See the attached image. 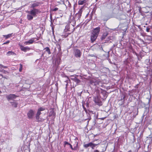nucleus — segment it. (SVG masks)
I'll list each match as a JSON object with an SVG mask.
<instances>
[{
    "instance_id": "0eeeda50",
    "label": "nucleus",
    "mask_w": 152,
    "mask_h": 152,
    "mask_svg": "<svg viewBox=\"0 0 152 152\" xmlns=\"http://www.w3.org/2000/svg\"><path fill=\"white\" fill-rule=\"evenodd\" d=\"M20 48L22 51L24 52H26L27 51L29 50L30 49L28 47H24L22 45H20Z\"/></svg>"
},
{
    "instance_id": "7c9ffc66",
    "label": "nucleus",
    "mask_w": 152,
    "mask_h": 152,
    "mask_svg": "<svg viewBox=\"0 0 152 152\" xmlns=\"http://www.w3.org/2000/svg\"><path fill=\"white\" fill-rule=\"evenodd\" d=\"M1 92L0 91V94L1 93Z\"/></svg>"
},
{
    "instance_id": "c85d7f7f",
    "label": "nucleus",
    "mask_w": 152,
    "mask_h": 152,
    "mask_svg": "<svg viewBox=\"0 0 152 152\" xmlns=\"http://www.w3.org/2000/svg\"><path fill=\"white\" fill-rule=\"evenodd\" d=\"M94 152H99V151L97 150H96Z\"/></svg>"
},
{
    "instance_id": "4468645a",
    "label": "nucleus",
    "mask_w": 152,
    "mask_h": 152,
    "mask_svg": "<svg viewBox=\"0 0 152 152\" xmlns=\"http://www.w3.org/2000/svg\"><path fill=\"white\" fill-rule=\"evenodd\" d=\"M3 36L5 37L6 39H7L12 36V34H9L7 35H3Z\"/></svg>"
},
{
    "instance_id": "7ed1b4c3",
    "label": "nucleus",
    "mask_w": 152,
    "mask_h": 152,
    "mask_svg": "<svg viewBox=\"0 0 152 152\" xmlns=\"http://www.w3.org/2000/svg\"><path fill=\"white\" fill-rule=\"evenodd\" d=\"M45 108L42 107H40L39 108L36 115V118L38 121H39V115L41 114V112L45 110Z\"/></svg>"
},
{
    "instance_id": "5701e85b",
    "label": "nucleus",
    "mask_w": 152,
    "mask_h": 152,
    "mask_svg": "<svg viewBox=\"0 0 152 152\" xmlns=\"http://www.w3.org/2000/svg\"><path fill=\"white\" fill-rule=\"evenodd\" d=\"M150 29V28L147 27H146V31L147 32H149Z\"/></svg>"
},
{
    "instance_id": "c756f323",
    "label": "nucleus",
    "mask_w": 152,
    "mask_h": 152,
    "mask_svg": "<svg viewBox=\"0 0 152 152\" xmlns=\"http://www.w3.org/2000/svg\"><path fill=\"white\" fill-rule=\"evenodd\" d=\"M31 55V53H30L29 54V55Z\"/></svg>"
},
{
    "instance_id": "bb28decb",
    "label": "nucleus",
    "mask_w": 152,
    "mask_h": 152,
    "mask_svg": "<svg viewBox=\"0 0 152 152\" xmlns=\"http://www.w3.org/2000/svg\"><path fill=\"white\" fill-rule=\"evenodd\" d=\"M58 10V8H55L53 10V11H56L57 10Z\"/></svg>"
},
{
    "instance_id": "f257e3e1",
    "label": "nucleus",
    "mask_w": 152,
    "mask_h": 152,
    "mask_svg": "<svg viewBox=\"0 0 152 152\" xmlns=\"http://www.w3.org/2000/svg\"><path fill=\"white\" fill-rule=\"evenodd\" d=\"M39 3L35 2L32 4L31 5V8H33L30 11H27L26 13L28 14L27 15V18L28 20H31L33 19L34 17L36 16L37 14L40 12V11L38 9L34 8L39 6Z\"/></svg>"
},
{
    "instance_id": "a211bd4d",
    "label": "nucleus",
    "mask_w": 152,
    "mask_h": 152,
    "mask_svg": "<svg viewBox=\"0 0 152 152\" xmlns=\"http://www.w3.org/2000/svg\"><path fill=\"white\" fill-rule=\"evenodd\" d=\"M22 69H23L22 65V64H20V68H19V71L20 72H21V71L22 70Z\"/></svg>"
},
{
    "instance_id": "9d476101",
    "label": "nucleus",
    "mask_w": 152,
    "mask_h": 152,
    "mask_svg": "<svg viewBox=\"0 0 152 152\" xmlns=\"http://www.w3.org/2000/svg\"><path fill=\"white\" fill-rule=\"evenodd\" d=\"M34 38H33L25 42L24 44H26V45H29L32 44L34 42V40L33 39Z\"/></svg>"
},
{
    "instance_id": "6ab92c4d",
    "label": "nucleus",
    "mask_w": 152,
    "mask_h": 152,
    "mask_svg": "<svg viewBox=\"0 0 152 152\" xmlns=\"http://www.w3.org/2000/svg\"><path fill=\"white\" fill-rule=\"evenodd\" d=\"M84 147H85V148H87L88 147H89L90 146V143H88V144H85L84 145Z\"/></svg>"
},
{
    "instance_id": "f8f14e48",
    "label": "nucleus",
    "mask_w": 152,
    "mask_h": 152,
    "mask_svg": "<svg viewBox=\"0 0 152 152\" xmlns=\"http://www.w3.org/2000/svg\"><path fill=\"white\" fill-rule=\"evenodd\" d=\"M7 56H9L10 55H16V54L14 52H12V51H9L7 53Z\"/></svg>"
},
{
    "instance_id": "f03ea898",
    "label": "nucleus",
    "mask_w": 152,
    "mask_h": 152,
    "mask_svg": "<svg viewBox=\"0 0 152 152\" xmlns=\"http://www.w3.org/2000/svg\"><path fill=\"white\" fill-rule=\"evenodd\" d=\"M99 32V27H97L95 28L92 33L91 39L92 42L94 41L96 39Z\"/></svg>"
},
{
    "instance_id": "20e7f679",
    "label": "nucleus",
    "mask_w": 152,
    "mask_h": 152,
    "mask_svg": "<svg viewBox=\"0 0 152 152\" xmlns=\"http://www.w3.org/2000/svg\"><path fill=\"white\" fill-rule=\"evenodd\" d=\"M34 111L32 110H30L27 113L28 118L29 119H31L33 118L34 114Z\"/></svg>"
},
{
    "instance_id": "4be33fe9",
    "label": "nucleus",
    "mask_w": 152,
    "mask_h": 152,
    "mask_svg": "<svg viewBox=\"0 0 152 152\" xmlns=\"http://www.w3.org/2000/svg\"><path fill=\"white\" fill-rule=\"evenodd\" d=\"M0 66H1V67H3V68H7V66H4L1 64H0Z\"/></svg>"
},
{
    "instance_id": "2eb2a0df",
    "label": "nucleus",
    "mask_w": 152,
    "mask_h": 152,
    "mask_svg": "<svg viewBox=\"0 0 152 152\" xmlns=\"http://www.w3.org/2000/svg\"><path fill=\"white\" fill-rule=\"evenodd\" d=\"M45 50L46 51L48 52L49 54H50L51 53L50 50L48 47L45 48Z\"/></svg>"
},
{
    "instance_id": "a878e982",
    "label": "nucleus",
    "mask_w": 152,
    "mask_h": 152,
    "mask_svg": "<svg viewBox=\"0 0 152 152\" xmlns=\"http://www.w3.org/2000/svg\"><path fill=\"white\" fill-rule=\"evenodd\" d=\"M69 146H70V148H71V149L72 150H74V148H72V145L70 144L69 145Z\"/></svg>"
},
{
    "instance_id": "6e6552de",
    "label": "nucleus",
    "mask_w": 152,
    "mask_h": 152,
    "mask_svg": "<svg viewBox=\"0 0 152 152\" xmlns=\"http://www.w3.org/2000/svg\"><path fill=\"white\" fill-rule=\"evenodd\" d=\"M94 101L96 104L99 105L101 106L102 105V102L98 98H95L94 99Z\"/></svg>"
},
{
    "instance_id": "393cba45",
    "label": "nucleus",
    "mask_w": 152,
    "mask_h": 152,
    "mask_svg": "<svg viewBox=\"0 0 152 152\" xmlns=\"http://www.w3.org/2000/svg\"><path fill=\"white\" fill-rule=\"evenodd\" d=\"M64 144L65 145H69V144H70V143H69L68 142H66V141H65L64 142Z\"/></svg>"
},
{
    "instance_id": "1a4fd4ad",
    "label": "nucleus",
    "mask_w": 152,
    "mask_h": 152,
    "mask_svg": "<svg viewBox=\"0 0 152 152\" xmlns=\"http://www.w3.org/2000/svg\"><path fill=\"white\" fill-rule=\"evenodd\" d=\"M100 142L99 141V142L98 143H93L92 142H90V146L91 147L92 149H94L95 147L97 145L99 144L100 143Z\"/></svg>"
},
{
    "instance_id": "9b49d317",
    "label": "nucleus",
    "mask_w": 152,
    "mask_h": 152,
    "mask_svg": "<svg viewBox=\"0 0 152 152\" xmlns=\"http://www.w3.org/2000/svg\"><path fill=\"white\" fill-rule=\"evenodd\" d=\"M86 2V0H79L78 2V4L79 5H82L85 4Z\"/></svg>"
},
{
    "instance_id": "ddd939ff",
    "label": "nucleus",
    "mask_w": 152,
    "mask_h": 152,
    "mask_svg": "<svg viewBox=\"0 0 152 152\" xmlns=\"http://www.w3.org/2000/svg\"><path fill=\"white\" fill-rule=\"evenodd\" d=\"M11 104L12 105V106L16 107H17V105H18V103L15 102H10Z\"/></svg>"
},
{
    "instance_id": "412c9836",
    "label": "nucleus",
    "mask_w": 152,
    "mask_h": 152,
    "mask_svg": "<svg viewBox=\"0 0 152 152\" xmlns=\"http://www.w3.org/2000/svg\"><path fill=\"white\" fill-rule=\"evenodd\" d=\"M77 15H78V18H80L81 17V14H78V13H77Z\"/></svg>"
},
{
    "instance_id": "39448f33",
    "label": "nucleus",
    "mask_w": 152,
    "mask_h": 152,
    "mask_svg": "<svg viewBox=\"0 0 152 152\" xmlns=\"http://www.w3.org/2000/svg\"><path fill=\"white\" fill-rule=\"evenodd\" d=\"M17 96L15 94H12L7 95L6 97L8 100H13L14 99H15Z\"/></svg>"
},
{
    "instance_id": "aec40b11",
    "label": "nucleus",
    "mask_w": 152,
    "mask_h": 152,
    "mask_svg": "<svg viewBox=\"0 0 152 152\" xmlns=\"http://www.w3.org/2000/svg\"><path fill=\"white\" fill-rule=\"evenodd\" d=\"M71 33H66L64 35V36L65 37H66L68 36Z\"/></svg>"
},
{
    "instance_id": "423d86ee",
    "label": "nucleus",
    "mask_w": 152,
    "mask_h": 152,
    "mask_svg": "<svg viewBox=\"0 0 152 152\" xmlns=\"http://www.w3.org/2000/svg\"><path fill=\"white\" fill-rule=\"evenodd\" d=\"M75 55L76 57H80L81 56L80 50L78 49H76L75 50Z\"/></svg>"
},
{
    "instance_id": "dca6fc26",
    "label": "nucleus",
    "mask_w": 152,
    "mask_h": 152,
    "mask_svg": "<svg viewBox=\"0 0 152 152\" xmlns=\"http://www.w3.org/2000/svg\"><path fill=\"white\" fill-rule=\"evenodd\" d=\"M84 7V6H83L81 7V8L79 10V11L78 12V14H82V13L83 12V7Z\"/></svg>"
},
{
    "instance_id": "f3484780",
    "label": "nucleus",
    "mask_w": 152,
    "mask_h": 152,
    "mask_svg": "<svg viewBox=\"0 0 152 152\" xmlns=\"http://www.w3.org/2000/svg\"><path fill=\"white\" fill-rule=\"evenodd\" d=\"M69 28L68 26H66L65 27V29L64 30V31L66 32L67 31H69Z\"/></svg>"
},
{
    "instance_id": "b1692460",
    "label": "nucleus",
    "mask_w": 152,
    "mask_h": 152,
    "mask_svg": "<svg viewBox=\"0 0 152 152\" xmlns=\"http://www.w3.org/2000/svg\"><path fill=\"white\" fill-rule=\"evenodd\" d=\"M10 42V41L8 40V41H7L6 42H4L3 43V45H5V44H8Z\"/></svg>"
},
{
    "instance_id": "cd10ccee",
    "label": "nucleus",
    "mask_w": 152,
    "mask_h": 152,
    "mask_svg": "<svg viewBox=\"0 0 152 152\" xmlns=\"http://www.w3.org/2000/svg\"><path fill=\"white\" fill-rule=\"evenodd\" d=\"M0 77H1L2 78H5V77H4L3 76L1 75V74H0ZM1 78H0V79H1Z\"/></svg>"
}]
</instances>
